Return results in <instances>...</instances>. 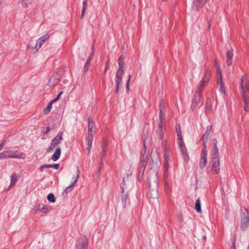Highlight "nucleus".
Listing matches in <instances>:
<instances>
[{
  "mask_svg": "<svg viewBox=\"0 0 249 249\" xmlns=\"http://www.w3.org/2000/svg\"><path fill=\"white\" fill-rule=\"evenodd\" d=\"M210 75L211 72L209 71L208 70H206V71L205 72L202 79L200 81L199 87L198 89H196V93L194 95L191 106L192 108L196 107L199 103L201 93L204 87V84L209 80Z\"/></svg>",
  "mask_w": 249,
  "mask_h": 249,
  "instance_id": "obj_1",
  "label": "nucleus"
},
{
  "mask_svg": "<svg viewBox=\"0 0 249 249\" xmlns=\"http://www.w3.org/2000/svg\"><path fill=\"white\" fill-rule=\"evenodd\" d=\"M213 146L212 147V158L210 161V165L212 170L215 173L219 172V159L218 157V148L217 147V141L216 139H213Z\"/></svg>",
  "mask_w": 249,
  "mask_h": 249,
  "instance_id": "obj_2",
  "label": "nucleus"
},
{
  "mask_svg": "<svg viewBox=\"0 0 249 249\" xmlns=\"http://www.w3.org/2000/svg\"><path fill=\"white\" fill-rule=\"evenodd\" d=\"M147 179L149 188L148 196L153 199L158 198L159 194L157 177L155 176L152 179L148 178Z\"/></svg>",
  "mask_w": 249,
  "mask_h": 249,
  "instance_id": "obj_3",
  "label": "nucleus"
},
{
  "mask_svg": "<svg viewBox=\"0 0 249 249\" xmlns=\"http://www.w3.org/2000/svg\"><path fill=\"white\" fill-rule=\"evenodd\" d=\"M249 225V213L247 210L245 209L242 212L241 218V229L245 231Z\"/></svg>",
  "mask_w": 249,
  "mask_h": 249,
  "instance_id": "obj_4",
  "label": "nucleus"
},
{
  "mask_svg": "<svg viewBox=\"0 0 249 249\" xmlns=\"http://www.w3.org/2000/svg\"><path fill=\"white\" fill-rule=\"evenodd\" d=\"M49 37L50 35L48 34H46L38 39L35 45V49L34 47L32 46L31 45H28V48H32V49L34 51L33 53H36L41 47L42 45L44 43V42Z\"/></svg>",
  "mask_w": 249,
  "mask_h": 249,
  "instance_id": "obj_5",
  "label": "nucleus"
},
{
  "mask_svg": "<svg viewBox=\"0 0 249 249\" xmlns=\"http://www.w3.org/2000/svg\"><path fill=\"white\" fill-rule=\"evenodd\" d=\"M206 148V142L204 141L203 143V149L201 153V160L199 162V167L201 169L205 166L207 163V151Z\"/></svg>",
  "mask_w": 249,
  "mask_h": 249,
  "instance_id": "obj_6",
  "label": "nucleus"
},
{
  "mask_svg": "<svg viewBox=\"0 0 249 249\" xmlns=\"http://www.w3.org/2000/svg\"><path fill=\"white\" fill-rule=\"evenodd\" d=\"M150 160V164L152 166V168L158 167L160 164L158 153L156 150L152 151Z\"/></svg>",
  "mask_w": 249,
  "mask_h": 249,
  "instance_id": "obj_7",
  "label": "nucleus"
},
{
  "mask_svg": "<svg viewBox=\"0 0 249 249\" xmlns=\"http://www.w3.org/2000/svg\"><path fill=\"white\" fill-rule=\"evenodd\" d=\"M75 249H87L88 240L86 237L79 238L76 242Z\"/></svg>",
  "mask_w": 249,
  "mask_h": 249,
  "instance_id": "obj_8",
  "label": "nucleus"
},
{
  "mask_svg": "<svg viewBox=\"0 0 249 249\" xmlns=\"http://www.w3.org/2000/svg\"><path fill=\"white\" fill-rule=\"evenodd\" d=\"M77 176H76V177L75 178L74 180L73 181V182L71 183V185H70L69 186H68L65 189V190L63 192V193H62L63 196L66 197L67 196V194L72 191V187L74 186V185L77 182V180H78V179L79 178V173L80 172L78 167H77Z\"/></svg>",
  "mask_w": 249,
  "mask_h": 249,
  "instance_id": "obj_9",
  "label": "nucleus"
},
{
  "mask_svg": "<svg viewBox=\"0 0 249 249\" xmlns=\"http://www.w3.org/2000/svg\"><path fill=\"white\" fill-rule=\"evenodd\" d=\"M178 144L179 145V147L181 152V154L182 156L184 159V160L186 161H188L189 160V155L187 152V148L185 145V144L183 142V141H181L178 142Z\"/></svg>",
  "mask_w": 249,
  "mask_h": 249,
  "instance_id": "obj_10",
  "label": "nucleus"
},
{
  "mask_svg": "<svg viewBox=\"0 0 249 249\" xmlns=\"http://www.w3.org/2000/svg\"><path fill=\"white\" fill-rule=\"evenodd\" d=\"M128 192H125V189L124 188V186L122 185L121 186L120 196L122 201V204L124 208L126 207V200L128 197Z\"/></svg>",
  "mask_w": 249,
  "mask_h": 249,
  "instance_id": "obj_11",
  "label": "nucleus"
},
{
  "mask_svg": "<svg viewBox=\"0 0 249 249\" xmlns=\"http://www.w3.org/2000/svg\"><path fill=\"white\" fill-rule=\"evenodd\" d=\"M7 153V158H22V156L24 155V154L22 152H19L18 151H14V150H8L6 151Z\"/></svg>",
  "mask_w": 249,
  "mask_h": 249,
  "instance_id": "obj_12",
  "label": "nucleus"
},
{
  "mask_svg": "<svg viewBox=\"0 0 249 249\" xmlns=\"http://www.w3.org/2000/svg\"><path fill=\"white\" fill-rule=\"evenodd\" d=\"M208 0H195L192 5V9L197 11L201 9Z\"/></svg>",
  "mask_w": 249,
  "mask_h": 249,
  "instance_id": "obj_13",
  "label": "nucleus"
},
{
  "mask_svg": "<svg viewBox=\"0 0 249 249\" xmlns=\"http://www.w3.org/2000/svg\"><path fill=\"white\" fill-rule=\"evenodd\" d=\"M244 76H242L241 77V79L240 87H241V88L242 89L241 94H242V97H243V102H244V104H245L244 110L246 111H248V110L249 109V107H248V105H247V104H248L247 99L246 96L245 92L244 91V90L243 89V81L244 80Z\"/></svg>",
  "mask_w": 249,
  "mask_h": 249,
  "instance_id": "obj_14",
  "label": "nucleus"
},
{
  "mask_svg": "<svg viewBox=\"0 0 249 249\" xmlns=\"http://www.w3.org/2000/svg\"><path fill=\"white\" fill-rule=\"evenodd\" d=\"M93 53H94V44H93V45H92L91 53L89 56V57L86 61V63H85V64L84 66L83 71L84 72H87L89 70V67L90 65V61L92 59Z\"/></svg>",
  "mask_w": 249,
  "mask_h": 249,
  "instance_id": "obj_15",
  "label": "nucleus"
},
{
  "mask_svg": "<svg viewBox=\"0 0 249 249\" xmlns=\"http://www.w3.org/2000/svg\"><path fill=\"white\" fill-rule=\"evenodd\" d=\"M212 126H208L207 127V129L205 132V133L202 135L200 141H202L203 142L205 141L206 142V140H208L212 136Z\"/></svg>",
  "mask_w": 249,
  "mask_h": 249,
  "instance_id": "obj_16",
  "label": "nucleus"
},
{
  "mask_svg": "<svg viewBox=\"0 0 249 249\" xmlns=\"http://www.w3.org/2000/svg\"><path fill=\"white\" fill-rule=\"evenodd\" d=\"M227 63L228 66H231L232 65V58L233 57L232 48L229 45V48L228 49L226 53Z\"/></svg>",
  "mask_w": 249,
  "mask_h": 249,
  "instance_id": "obj_17",
  "label": "nucleus"
},
{
  "mask_svg": "<svg viewBox=\"0 0 249 249\" xmlns=\"http://www.w3.org/2000/svg\"><path fill=\"white\" fill-rule=\"evenodd\" d=\"M160 115L159 118L160 120V123H162L163 120L164 119L165 111V107L163 105V102L162 100H160Z\"/></svg>",
  "mask_w": 249,
  "mask_h": 249,
  "instance_id": "obj_18",
  "label": "nucleus"
},
{
  "mask_svg": "<svg viewBox=\"0 0 249 249\" xmlns=\"http://www.w3.org/2000/svg\"><path fill=\"white\" fill-rule=\"evenodd\" d=\"M62 136H63V132H59L56 137H55L52 141L53 143H54L57 146L58 144H59L61 142V141L62 140Z\"/></svg>",
  "mask_w": 249,
  "mask_h": 249,
  "instance_id": "obj_19",
  "label": "nucleus"
},
{
  "mask_svg": "<svg viewBox=\"0 0 249 249\" xmlns=\"http://www.w3.org/2000/svg\"><path fill=\"white\" fill-rule=\"evenodd\" d=\"M61 153V149L60 146H58L56 149L54 153L52 156V159L53 161H55L58 160L59 158Z\"/></svg>",
  "mask_w": 249,
  "mask_h": 249,
  "instance_id": "obj_20",
  "label": "nucleus"
},
{
  "mask_svg": "<svg viewBox=\"0 0 249 249\" xmlns=\"http://www.w3.org/2000/svg\"><path fill=\"white\" fill-rule=\"evenodd\" d=\"M59 164H45L40 166L39 169L41 172H42L43 169L45 168H53L55 169H58L59 168Z\"/></svg>",
  "mask_w": 249,
  "mask_h": 249,
  "instance_id": "obj_21",
  "label": "nucleus"
},
{
  "mask_svg": "<svg viewBox=\"0 0 249 249\" xmlns=\"http://www.w3.org/2000/svg\"><path fill=\"white\" fill-rule=\"evenodd\" d=\"M93 134L88 135V137L86 139V143L88 146L87 149L89 151V153L90 151V148L92 143Z\"/></svg>",
  "mask_w": 249,
  "mask_h": 249,
  "instance_id": "obj_22",
  "label": "nucleus"
},
{
  "mask_svg": "<svg viewBox=\"0 0 249 249\" xmlns=\"http://www.w3.org/2000/svg\"><path fill=\"white\" fill-rule=\"evenodd\" d=\"M158 126H159V128L157 130L156 133H157V134L158 135L159 139L161 140L163 139V137H164V133L163 131V126H162L161 123H160L159 124Z\"/></svg>",
  "mask_w": 249,
  "mask_h": 249,
  "instance_id": "obj_23",
  "label": "nucleus"
},
{
  "mask_svg": "<svg viewBox=\"0 0 249 249\" xmlns=\"http://www.w3.org/2000/svg\"><path fill=\"white\" fill-rule=\"evenodd\" d=\"M95 126V123L93 120L88 118V135L93 134L92 129Z\"/></svg>",
  "mask_w": 249,
  "mask_h": 249,
  "instance_id": "obj_24",
  "label": "nucleus"
},
{
  "mask_svg": "<svg viewBox=\"0 0 249 249\" xmlns=\"http://www.w3.org/2000/svg\"><path fill=\"white\" fill-rule=\"evenodd\" d=\"M195 209L197 213H200L202 212L201 201L199 198H198L196 201Z\"/></svg>",
  "mask_w": 249,
  "mask_h": 249,
  "instance_id": "obj_25",
  "label": "nucleus"
},
{
  "mask_svg": "<svg viewBox=\"0 0 249 249\" xmlns=\"http://www.w3.org/2000/svg\"><path fill=\"white\" fill-rule=\"evenodd\" d=\"M58 80L59 79L58 78L52 76L50 78L49 85L51 87L53 86L58 83Z\"/></svg>",
  "mask_w": 249,
  "mask_h": 249,
  "instance_id": "obj_26",
  "label": "nucleus"
},
{
  "mask_svg": "<svg viewBox=\"0 0 249 249\" xmlns=\"http://www.w3.org/2000/svg\"><path fill=\"white\" fill-rule=\"evenodd\" d=\"M147 141H150V139H148V136H147L143 140V147L144 149H142L141 154V156H148V154L146 153V143Z\"/></svg>",
  "mask_w": 249,
  "mask_h": 249,
  "instance_id": "obj_27",
  "label": "nucleus"
},
{
  "mask_svg": "<svg viewBox=\"0 0 249 249\" xmlns=\"http://www.w3.org/2000/svg\"><path fill=\"white\" fill-rule=\"evenodd\" d=\"M10 178H11V183H10V185L9 186V188L7 189V190H9V189L11 187L12 185L16 184V182H17V177L16 174H12Z\"/></svg>",
  "mask_w": 249,
  "mask_h": 249,
  "instance_id": "obj_28",
  "label": "nucleus"
},
{
  "mask_svg": "<svg viewBox=\"0 0 249 249\" xmlns=\"http://www.w3.org/2000/svg\"><path fill=\"white\" fill-rule=\"evenodd\" d=\"M176 131H177L178 141L179 142L181 141H183V138H182V136L181 135L180 127L178 124V126L176 127Z\"/></svg>",
  "mask_w": 249,
  "mask_h": 249,
  "instance_id": "obj_29",
  "label": "nucleus"
},
{
  "mask_svg": "<svg viewBox=\"0 0 249 249\" xmlns=\"http://www.w3.org/2000/svg\"><path fill=\"white\" fill-rule=\"evenodd\" d=\"M38 209H39L40 212L43 213H47L49 211V209L48 207L43 205H39L38 206Z\"/></svg>",
  "mask_w": 249,
  "mask_h": 249,
  "instance_id": "obj_30",
  "label": "nucleus"
},
{
  "mask_svg": "<svg viewBox=\"0 0 249 249\" xmlns=\"http://www.w3.org/2000/svg\"><path fill=\"white\" fill-rule=\"evenodd\" d=\"M52 103L49 102L48 103L47 107L43 110V112L45 114H47L51 111L52 108Z\"/></svg>",
  "mask_w": 249,
  "mask_h": 249,
  "instance_id": "obj_31",
  "label": "nucleus"
},
{
  "mask_svg": "<svg viewBox=\"0 0 249 249\" xmlns=\"http://www.w3.org/2000/svg\"><path fill=\"white\" fill-rule=\"evenodd\" d=\"M47 198L50 202L53 203L55 202V198L53 193L48 194Z\"/></svg>",
  "mask_w": 249,
  "mask_h": 249,
  "instance_id": "obj_32",
  "label": "nucleus"
},
{
  "mask_svg": "<svg viewBox=\"0 0 249 249\" xmlns=\"http://www.w3.org/2000/svg\"><path fill=\"white\" fill-rule=\"evenodd\" d=\"M107 151L106 143L105 142L102 146L101 158L104 159Z\"/></svg>",
  "mask_w": 249,
  "mask_h": 249,
  "instance_id": "obj_33",
  "label": "nucleus"
},
{
  "mask_svg": "<svg viewBox=\"0 0 249 249\" xmlns=\"http://www.w3.org/2000/svg\"><path fill=\"white\" fill-rule=\"evenodd\" d=\"M57 146L54 143H53L52 141H51V145L48 147L46 150L47 153H50L52 152L54 148Z\"/></svg>",
  "mask_w": 249,
  "mask_h": 249,
  "instance_id": "obj_34",
  "label": "nucleus"
},
{
  "mask_svg": "<svg viewBox=\"0 0 249 249\" xmlns=\"http://www.w3.org/2000/svg\"><path fill=\"white\" fill-rule=\"evenodd\" d=\"M123 70H121V69H118V70L117 71L116 74V78H122V75L123 74Z\"/></svg>",
  "mask_w": 249,
  "mask_h": 249,
  "instance_id": "obj_35",
  "label": "nucleus"
},
{
  "mask_svg": "<svg viewBox=\"0 0 249 249\" xmlns=\"http://www.w3.org/2000/svg\"><path fill=\"white\" fill-rule=\"evenodd\" d=\"M243 76L244 77V80H245V77L244 76ZM243 81H244V80H243ZM243 82H244V81H243ZM243 89L244 91H245V89L249 90V82H246L245 85H244V84L243 83Z\"/></svg>",
  "mask_w": 249,
  "mask_h": 249,
  "instance_id": "obj_36",
  "label": "nucleus"
},
{
  "mask_svg": "<svg viewBox=\"0 0 249 249\" xmlns=\"http://www.w3.org/2000/svg\"><path fill=\"white\" fill-rule=\"evenodd\" d=\"M178 221L180 223L183 222V217L182 213H179L178 214Z\"/></svg>",
  "mask_w": 249,
  "mask_h": 249,
  "instance_id": "obj_37",
  "label": "nucleus"
},
{
  "mask_svg": "<svg viewBox=\"0 0 249 249\" xmlns=\"http://www.w3.org/2000/svg\"><path fill=\"white\" fill-rule=\"evenodd\" d=\"M7 153L6 151H3L2 152L0 153V160L4 159L7 158Z\"/></svg>",
  "mask_w": 249,
  "mask_h": 249,
  "instance_id": "obj_38",
  "label": "nucleus"
},
{
  "mask_svg": "<svg viewBox=\"0 0 249 249\" xmlns=\"http://www.w3.org/2000/svg\"><path fill=\"white\" fill-rule=\"evenodd\" d=\"M148 156H141L140 161L147 162Z\"/></svg>",
  "mask_w": 249,
  "mask_h": 249,
  "instance_id": "obj_39",
  "label": "nucleus"
},
{
  "mask_svg": "<svg viewBox=\"0 0 249 249\" xmlns=\"http://www.w3.org/2000/svg\"><path fill=\"white\" fill-rule=\"evenodd\" d=\"M31 3V0H22V5L25 7H27L28 4Z\"/></svg>",
  "mask_w": 249,
  "mask_h": 249,
  "instance_id": "obj_40",
  "label": "nucleus"
},
{
  "mask_svg": "<svg viewBox=\"0 0 249 249\" xmlns=\"http://www.w3.org/2000/svg\"><path fill=\"white\" fill-rule=\"evenodd\" d=\"M116 78V87H117L118 88V87H119L120 84L122 83V78L118 77V78Z\"/></svg>",
  "mask_w": 249,
  "mask_h": 249,
  "instance_id": "obj_41",
  "label": "nucleus"
},
{
  "mask_svg": "<svg viewBox=\"0 0 249 249\" xmlns=\"http://www.w3.org/2000/svg\"><path fill=\"white\" fill-rule=\"evenodd\" d=\"M147 162L140 161L139 168H143L145 169V167L147 165Z\"/></svg>",
  "mask_w": 249,
  "mask_h": 249,
  "instance_id": "obj_42",
  "label": "nucleus"
},
{
  "mask_svg": "<svg viewBox=\"0 0 249 249\" xmlns=\"http://www.w3.org/2000/svg\"><path fill=\"white\" fill-rule=\"evenodd\" d=\"M103 165V159L101 158V161L100 162V167L97 171V174L99 175L100 174V170Z\"/></svg>",
  "mask_w": 249,
  "mask_h": 249,
  "instance_id": "obj_43",
  "label": "nucleus"
},
{
  "mask_svg": "<svg viewBox=\"0 0 249 249\" xmlns=\"http://www.w3.org/2000/svg\"><path fill=\"white\" fill-rule=\"evenodd\" d=\"M130 77H131V75L129 74V75L128 79L127 80V83H126V90L127 91L129 90V81H130Z\"/></svg>",
  "mask_w": 249,
  "mask_h": 249,
  "instance_id": "obj_44",
  "label": "nucleus"
},
{
  "mask_svg": "<svg viewBox=\"0 0 249 249\" xmlns=\"http://www.w3.org/2000/svg\"><path fill=\"white\" fill-rule=\"evenodd\" d=\"M119 69H121V70H123V68L124 65V62H119Z\"/></svg>",
  "mask_w": 249,
  "mask_h": 249,
  "instance_id": "obj_45",
  "label": "nucleus"
},
{
  "mask_svg": "<svg viewBox=\"0 0 249 249\" xmlns=\"http://www.w3.org/2000/svg\"><path fill=\"white\" fill-rule=\"evenodd\" d=\"M86 8L87 7H83V9H82V14H81V18H83L84 16V14H85V12H86Z\"/></svg>",
  "mask_w": 249,
  "mask_h": 249,
  "instance_id": "obj_46",
  "label": "nucleus"
},
{
  "mask_svg": "<svg viewBox=\"0 0 249 249\" xmlns=\"http://www.w3.org/2000/svg\"><path fill=\"white\" fill-rule=\"evenodd\" d=\"M220 85L219 91L220 92H222L224 93L225 92V88L224 87L223 84V85Z\"/></svg>",
  "mask_w": 249,
  "mask_h": 249,
  "instance_id": "obj_47",
  "label": "nucleus"
},
{
  "mask_svg": "<svg viewBox=\"0 0 249 249\" xmlns=\"http://www.w3.org/2000/svg\"><path fill=\"white\" fill-rule=\"evenodd\" d=\"M216 71H217V73L219 75V77H221L222 76V72H221V70L220 67H217Z\"/></svg>",
  "mask_w": 249,
  "mask_h": 249,
  "instance_id": "obj_48",
  "label": "nucleus"
},
{
  "mask_svg": "<svg viewBox=\"0 0 249 249\" xmlns=\"http://www.w3.org/2000/svg\"><path fill=\"white\" fill-rule=\"evenodd\" d=\"M235 239L233 238L232 240V245L231 247V249H235Z\"/></svg>",
  "mask_w": 249,
  "mask_h": 249,
  "instance_id": "obj_49",
  "label": "nucleus"
},
{
  "mask_svg": "<svg viewBox=\"0 0 249 249\" xmlns=\"http://www.w3.org/2000/svg\"><path fill=\"white\" fill-rule=\"evenodd\" d=\"M144 170L145 169L143 168H139V176H140L141 175L142 176H143L144 172Z\"/></svg>",
  "mask_w": 249,
  "mask_h": 249,
  "instance_id": "obj_50",
  "label": "nucleus"
},
{
  "mask_svg": "<svg viewBox=\"0 0 249 249\" xmlns=\"http://www.w3.org/2000/svg\"><path fill=\"white\" fill-rule=\"evenodd\" d=\"M108 62L107 61L106 63V66H105V70H104V72L106 73L107 71L108 70Z\"/></svg>",
  "mask_w": 249,
  "mask_h": 249,
  "instance_id": "obj_51",
  "label": "nucleus"
},
{
  "mask_svg": "<svg viewBox=\"0 0 249 249\" xmlns=\"http://www.w3.org/2000/svg\"><path fill=\"white\" fill-rule=\"evenodd\" d=\"M218 83L219 85H223V81H222V76L221 77H219V79H218Z\"/></svg>",
  "mask_w": 249,
  "mask_h": 249,
  "instance_id": "obj_52",
  "label": "nucleus"
},
{
  "mask_svg": "<svg viewBox=\"0 0 249 249\" xmlns=\"http://www.w3.org/2000/svg\"><path fill=\"white\" fill-rule=\"evenodd\" d=\"M125 178H124L123 179V180H122V182L120 185V188L121 189V186L123 185L124 186V188L125 187Z\"/></svg>",
  "mask_w": 249,
  "mask_h": 249,
  "instance_id": "obj_53",
  "label": "nucleus"
},
{
  "mask_svg": "<svg viewBox=\"0 0 249 249\" xmlns=\"http://www.w3.org/2000/svg\"><path fill=\"white\" fill-rule=\"evenodd\" d=\"M5 141L2 142L0 143V151L2 149L3 146L5 144Z\"/></svg>",
  "mask_w": 249,
  "mask_h": 249,
  "instance_id": "obj_54",
  "label": "nucleus"
},
{
  "mask_svg": "<svg viewBox=\"0 0 249 249\" xmlns=\"http://www.w3.org/2000/svg\"><path fill=\"white\" fill-rule=\"evenodd\" d=\"M88 4V0H83V7H87Z\"/></svg>",
  "mask_w": 249,
  "mask_h": 249,
  "instance_id": "obj_55",
  "label": "nucleus"
},
{
  "mask_svg": "<svg viewBox=\"0 0 249 249\" xmlns=\"http://www.w3.org/2000/svg\"><path fill=\"white\" fill-rule=\"evenodd\" d=\"M124 57L123 55H121L119 58V62H124Z\"/></svg>",
  "mask_w": 249,
  "mask_h": 249,
  "instance_id": "obj_56",
  "label": "nucleus"
},
{
  "mask_svg": "<svg viewBox=\"0 0 249 249\" xmlns=\"http://www.w3.org/2000/svg\"><path fill=\"white\" fill-rule=\"evenodd\" d=\"M63 93V91H60L57 95V96L55 97L58 100L59 99L60 96L62 95Z\"/></svg>",
  "mask_w": 249,
  "mask_h": 249,
  "instance_id": "obj_57",
  "label": "nucleus"
},
{
  "mask_svg": "<svg viewBox=\"0 0 249 249\" xmlns=\"http://www.w3.org/2000/svg\"><path fill=\"white\" fill-rule=\"evenodd\" d=\"M50 131V128L49 126H48L46 127V129L45 131L44 132V133L48 134Z\"/></svg>",
  "mask_w": 249,
  "mask_h": 249,
  "instance_id": "obj_58",
  "label": "nucleus"
},
{
  "mask_svg": "<svg viewBox=\"0 0 249 249\" xmlns=\"http://www.w3.org/2000/svg\"><path fill=\"white\" fill-rule=\"evenodd\" d=\"M167 171H168V169L167 168H166V166H164V176H166L167 175Z\"/></svg>",
  "mask_w": 249,
  "mask_h": 249,
  "instance_id": "obj_59",
  "label": "nucleus"
},
{
  "mask_svg": "<svg viewBox=\"0 0 249 249\" xmlns=\"http://www.w3.org/2000/svg\"><path fill=\"white\" fill-rule=\"evenodd\" d=\"M210 107V106L209 105V102H208V101L207 100L206 104V108L207 109H209Z\"/></svg>",
  "mask_w": 249,
  "mask_h": 249,
  "instance_id": "obj_60",
  "label": "nucleus"
},
{
  "mask_svg": "<svg viewBox=\"0 0 249 249\" xmlns=\"http://www.w3.org/2000/svg\"><path fill=\"white\" fill-rule=\"evenodd\" d=\"M58 101V100L55 98L54 99H53V100H52L51 101H50V103H52V104H53V103H55L56 102H57Z\"/></svg>",
  "mask_w": 249,
  "mask_h": 249,
  "instance_id": "obj_61",
  "label": "nucleus"
},
{
  "mask_svg": "<svg viewBox=\"0 0 249 249\" xmlns=\"http://www.w3.org/2000/svg\"><path fill=\"white\" fill-rule=\"evenodd\" d=\"M214 65L216 69H217V67H220L217 63L216 60H215Z\"/></svg>",
  "mask_w": 249,
  "mask_h": 249,
  "instance_id": "obj_62",
  "label": "nucleus"
},
{
  "mask_svg": "<svg viewBox=\"0 0 249 249\" xmlns=\"http://www.w3.org/2000/svg\"><path fill=\"white\" fill-rule=\"evenodd\" d=\"M119 87H118V88L117 87H116V89L115 91V93H118V92H119Z\"/></svg>",
  "mask_w": 249,
  "mask_h": 249,
  "instance_id": "obj_63",
  "label": "nucleus"
},
{
  "mask_svg": "<svg viewBox=\"0 0 249 249\" xmlns=\"http://www.w3.org/2000/svg\"><path fill=\"white\" fill-rule=\"evenodd\" d=\"M210 22H211V20L209 21L208 22V30L210 29V27H211V23H210Z\"/></svg>",
  "mask_w": 249,
  "mask_h": 249,
  "instance_id": "obj_64",
  "label": "nucleus"
}]
</instances>
